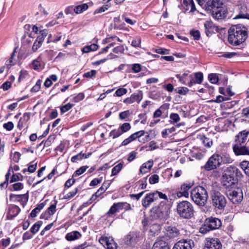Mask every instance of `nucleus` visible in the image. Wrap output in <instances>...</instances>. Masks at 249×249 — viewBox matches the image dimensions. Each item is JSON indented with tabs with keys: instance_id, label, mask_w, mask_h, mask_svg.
<instances>
[{
	"instance_id": "nucleus-1",
	"label": "nucleus",
	"mask_w": 249,
	"mask_h": 249,
	"mask_svg": "<svg viewBox=\"0 0 249 249\" xmlns=\"http://www.w3.org/2000/svg\"><path fill=\"white\" fill-rule=\"evenodd\" d=\"M228 33V41L233 45L237 46L243 43L248 37V29L242 24L231 26Z\"/></svg>"
},
{
	"instance_id": "nucleus-2",
	"label": "nucleus",
	"mask_w": 249,
	"mask_h": 249,
	"mask_svg": "<svg viewBox=\"0 0 249 249\" xmlns=\"http://www.w3.org/2000/svg\"><path fill=\"white\" fill-rule=\"evenodd\" d=\"M190 196L193 201L199 206H204L206 204L208 196L207 190L201 186L194 188Z\"/></svg>"
},
{
	"instance_id": "nucleus-3",
	"label": "nucleus",
	"mask_w": 249,
	"mask_h": 249,
	"mask_svg": "<svg viewBox=\"0 0 249 249\" xmlns=\"http://www.w3.org/2000/svg\"><path fill=\"white\" fill-rule=\"evenodd\" d=\"M177 213L179 215L184 218L189 219L194 215L193 205L187 201H182L178 203L177 207Z\"/></svg>"
},
{
	"instance_id": "nucleus-4",
	"label": "nucleus",
	"mask_w": 249,
	"mask_h": 249,
	"mask_svg": "<svg viewBox=\"0 0 249 249\" xmlns=\"http://www.w3.org/2000/svg\"><path fill=\"white\" fill-rule=\"evenodd\" d=\"M222 225L221 220L215 217H211L207 218L204 225L200 228V233L205 234L209 231L219 228Z\"/></svg>"
},
{
	"instance_id": "nucleus-5",
	"label": "nucleus",
	"mask_w": 249,
	"mask_h": 249,
	"mask_svg": "<svg viewBox=\"0 0 249 249\" xmlns=\"http://www.w3.org/2000/svg\"><path fill=\"white\" fill-rule=\"evenodd\" d=\"M213 206L215 209L222 210L227 204V200L223 195L219 192H214L212 195Z\"/></svg>"
},
{
	"instance_id": "nucleus-6",
	"label": "nucleus",
	"mask_w": 249,
	"mask_h": 249,
	"mask_svg": "<svg viewBox=\"0 0 249 249\" xmlns=\"http://www.w3.org/2000/svg\"><path fill=\"white\" fill-rule=\"evenodd\" d=\"M218 154L214 153L211 156L204 166L205 170L210 171L217 169L221 164L219 161Z\"/></svg>"
},
{
	"instance_id": "nucleus-7",
	"label": "nucleus",
	"mask_w": 249,
	"mask_h": 249,
	"mask_svg": "<svg viewBox=\"0 0 249 249\" xmlns=\"http://www.w3.org/2000/svg\"><path fill=\"white\" fill-rule=\"evenodd\" d=\"M228 199L233 204H239L243 200V195L241 189L229 190L226 192Z\"/></svg>"
},
{
	"instance_id": "nucleus-8",
	"label": "nucleus",
	"mask_w": 249,
	"mask_h": 249,
	"mask_svg": "<svg viewBox=\"0 0 249 249\" xmlns=\"http://www.w3.org/2000/svg\"><path fill=\"white\" fill-rule=\"evenodd\" d=\"M222 244L217 238L208 237L205 240V246L203 249H222Z\"/></svg>"
},
{
	"instance_id": "nucleus-9",
	"label": "nucleus",
	"mask_w": 249,
	"mask_h": 249,
	"mask_svg": "<svg viewBox=\"0 0 249 249\" xmlns=\"http://www.w3.org/2000/svg\"><path fill=\"white\" fill-rule=\"evenodd\" d=\"M99 242L106 249H117V244L112 237L102 236L99 239Z\"/></svg>"
},
{
	"instance_id": "nucleus-10",
	"label": "nucleus",
	"mask_w": 249,
	"mask_h": 249,
	"mask_svg": "<svg viewBox=\"0 0 249 249\" xmlns=\"http://www.w3.org/2000/svg\"><path fill=\"white\" fill-rule=\"evenodd\" d=\"M194 246V243L192 240L182 239L175 244L173 249H192Z\"/></svg>"
},
{
	"instance_id": "nucleus-11",
	"label": "nucleus",
	"mask_w": 249,
	"mask_h": 249,
	"mask_svg": "<svg viewBox=\"0 0 249 249\" xmlns=\"http://www.w3.org/2000/svg\"><path fill=\"white\" fill-rule=\"evenodd\" d=\"M221 5H223V3L221 0H209L204 5V7L207 11L212 13L213 11L221 6Z\"/></svg>"
},
{
	"instance_id": "nucleus-12",
	"label": "nucleus",
	"mask_w": 249,
	"mask_h": 249,
	"mask_svg": "<svg viewBox=\"0 0 249 249\" xmlns=\"http://www.w3.org/2000/svg\"><path fill=\"white\" fill-rule=\"evenodd\" d=\"M227 13L228 10L226 7L224 5H221V6H220L218 9L213 11L212 15L213 18L216 19H221L226 17Z\"/></svg>"
},
{
	"instance_id": "nucleus-13",
	"label": "nucleus",
	"mask_w": 249,
	"mask_h": 249,
	"mask_svg": "<svg viewBox=\"0 0 249 249\" xmlns=\"http://www.w3.org/2000/svg\"><path fill=\"white\" fill-rule=\"evenodd\" d=\"M28 197V193L23 195L11 194L9 196L11 200L14 202H19L23 206H24L27 203Z\"/></svg>"
},
{
	"instance_id": "nucleus-14",
	"label": "nucleus",
	"mask_w": 249,
	"mask_h": 249,
	"mask_svg": "<svg viewBox=\"0 0 249 249\" xmlns=\"http://www.w3.org/2000/svg\"><path fill=\"white\" fill-rule=\"evenodd\" d=\"M217 153L218 154V158L221 164H230L233 161V160L227 151L223 150L218 152Z\"/></svg>"
},
{
	"instance_id": "nucleus-15",
	"label": "nucleus",
	"mask_w": 249,
	"mask_h": 249,
	"mask_svg": "<svg viewBox=\"0 0 249 249\" xmlns=\"http://www.w3.org/2000/svg\"><path fill=\"white\" fill-rule=\"evenodd\" d=\"M249 131L246 130L240 132L236 136L234 144L242 145L247 141Z\"/></svg>"
},
{
	"instance_id": "nucleus-16",
	"label": "nucleus",
	"mask_w": 249,
	"mask_h": 249,
	"mask_svg": "<svg viewBox=\"0 0 249 249\" xmlns=\"http://www.w3.org/2000/svg\"><path fill=\"white\" fill-rule=\"evenodd\" d=\"M20 212L19 207L16 205L11 204L9 206L8 212L7 213V218L12 220L16 217Z\"/></svg>"
},
{
	"instance_id": "nucleus-17",
	"label": "nucleus",
	"mask_w": 249,
	"mask_h": 249,
	"mask_svg": "<svg viewBox=\"0 0 249 249\" xmlns=\"http://www.w3.org/2000/svg\"><path fill=\"white\" fill-rule=\"evenodd\" d=\"M156 207L159 210L162 212V214L164 215L166 218L168 217L171 208V205L168 202L162 201Z\"/></svg>"
},
{
	"instance_id": "nucleus-18",
	"label": "nucleus",
	"mask_w": 249,
	"mask_h": 249,
	"mask_svg": "<svg viewBox=\"0 0 249 249\" xmlns=\"http://www.w3.org/2000/svg\"><path fill=\"white\" fill-rule=\"evenodd\" d=\"M156 207L159 210L162 212V214L164 215L166 218L168 217L171 208V205L168 202L162 201Z\"/></svg>"
},
{
	"instance_id": "nucleus-19",
	"label": "nucleus",
	"mask_w": 249,
	"mask_h": 249,
	"mask_svg": "<svg viewBox=\"0 0 249 249\" xmlns=\"http://www.w3.org/2000/svg\"><path fill=\"white\" fill-rule=\"evenodd\" d=\"M233 151L237 155H249V148L241 145L233 144Z\"/></svg>"
},
{
	"instance_id": "nucleus-20",
	"label": "nucleus",
	"mask_w": 249,
	"mask_h": 249,
	"mask_svg": "<svg viewBox=\"0 0 249 249\" xmlns=\"http://www.w3.org/2000/svg\"><path fill=\"white\" fill-rule=\"evenodd\" d=\"M142 99V93H134L131 95L130 97L126 98L124 101V103L126 104H131L135 102L138 103L141 102Z\"/></svg>"
},
{
	"instance_id": "nucleus-21",
	"label": "nucleus",
	"mask_w": 249,
	"mask_h": 249,
	"mask_svg": "<svg viewBox=\"0 0 249 249\" xmlns=\"http://www.w3.org/2000/svg\"><path fill=\"white\" fill-rule=\"evenodd\" d=\"M153 192L147 194L142 200V205L145 208L148 207L154 201L156 200Z\"/></svg>"
},
{
	"instance_id": "nucleus-22",
	"label": "nucleus",
	"mask_w": 249,
	"mask_h": 249,
	"mask_svg": "<svg viewBox=\"0 0 249 249\" xmlns=\"http://www.w3.org/2000/svg\"><path fill=\"white\" fill-rule=\"evenodd\" d=\"M165 234L170 238H173L177 237L179 235V232L175 227L167 226L165 228Z\"/></svg>"
},
{
	"instance_id": "nucleus-23",
	"label": "nucleus",
	"mask_w": 249,
	"mask_h": 249,
	"mask_svg": "<svg viewBox=\"0 0 249 249\" xmlns=\"http://www.w3.org/2000/svg\"><path fill=\"white\" fill-rule=\"evenodd\" d=\"M151 216L153 219L160 221L164 220L167 218L156 207L152 208L151 210Z\"/></svg>"
},
{
	"instance_id": "nucleus-24",
	"label": "nucleus",
	"mask_w": 249,
	"mask_h": 249,
	"mask_svg": "<svg viewBox=\"0 0 249 249\" xmlns=\"http://www.w3.org/2000/svg\"><path fill=\"white\" fill-rule=\"evenodd\" d=\"M153 162L152 160H148L143 163L141 166L139 174H144L150 171L153 166Z\"/></svg>"
},
{
	"instance_id": "nucleus-25",
	"label": "nucleus",
	"mask_w": 249,
	"mask_h": 249,
	"mask_svg": "<svg viewBox=\"0 0 249 249\" xmlns=\"http://www.w3.org/2000/svg\"><path fill=\"white\" fill-rule=\"evenodd\" d=\"M81 234L78 231H72L68 233L65 236V238L68 241H72L77 240L81 238Z\"/></svg>"
},
{
	"instance_id": "nucleus-26",
	"label": "nucleus",
	"mask_w": 249,
	"mask_h": 249,
	"mask_svg": "<svg viewBox=\"0 0 249 249\" xmlns=\"http://www.w3.org/2000/svg\"><path fill=\"white\" fill-rule=\"evenodd\" d=\"M204 27L206 34L207 36H208L209 34L213 32L214 31H217V27H215L213 23L211 21H207L204 23Z\"/></svg>"
},
{
	"instance_id": "nucleus-27",
	"label": "nucleus",
	"mask_w": 249,
	"mask_h": 249,
	"mask_svg": "<svg viewBox=\"0 0 249 249\" xmlns=\"http://www.w3.org/2000/svg\"><path fill=\"white\" fill-rule=\"evenodd\" d=\"M152 249H170V248L165 242L160 240L155 242Z\"/></svg>"
},
{
	"instance_id": "nucleus-28",
	"label": "nucleus",
	"mask_w": 249,
	"mask_h": 249,
	"mask_svg": "<svg viewBox=\"0 0 249 249\" xmlns=\"http://www.w3.org/2000/svg\"><path fill=\"white\" fill-rule=\"evenodd\" d=\"M193 184L191 183H183L180 186V190L184 194V196L188 198L189 196V191L192 187Z\"/></svg>"
},
{
	"instance_id": "nucleus-29",
	"label": "nucleus",
	"mask_w": 249,
	"mask_h": 249,
	"mask_svg": "<svg viewBox=\"0 0 249 249\" xmlns=\"http://www.w3.org/2000/svg\"><path fill=\"white\" fill-rule=\"evenodd\" d=\"M34 37L35 36H34V34L32 33H29L27 31L26 32H25L22 39L23 43L30 44L33 42Z\"/></svg>"
},
{
	"instance_id": "nucleus-30",
	"label": "nucleus",
	"mask_w": 249,
	"mask_h": 249,
	"mask_svg": "<svg viewBox=\"0 0 249 249\" xmlns=\"http://www.w3.org/2000/svg\"><path fill=\"white\" fill-rule=\"evenodd\" d=\"M235 19L246 18L249 19V14L247 13V8L241 7V10L239 13L235 16Z\"/></svg>"
},
{
	"instance_id": "nucleus-31",
	"label": "nucleus",
	"mask_w": 249,
	"mask_h": 249,
	"mask_svg": "<svg viewBox=\"0 0 249 249\" xmlns=\"http://www.w3.org/2000/svg\"><path fill=\"white\" fill-rule=\"evenodd\" d=\"M227 170L228 171L232 173L231 175H235L238 178H241L242 177V173L240 170L235 166H230L228 168Z\"/></svg>"
},
{
	"instance_id": "nucleus-32",
	"label": "nucleus",
	"mask_w": 249,
	"mask_h": 249,
	"mask_svg": "<svg viewBox=\"0 0 249 249\" xmlns=\"http://www.w3.org/2000/svg\"><path fill=\"white\" fill-rule=\"evenodd\" d=\"M25 32H29V33H32L34 34V36L36 34H37L38 32V28L35 25H31L30 24H26L24 26Z\"/></svg>"
},
{
	"instance_id": "nucleus-33",
	"label": "nucleus",
	"mask_w": 249,
	"mask_h": 249,
	"mask_svg": "<svg viewBox=\"0 0 249 249\" xmlns=\"http://www.w3.org/2000/svg\"><path fill=\"white\" fill-rule=\"evenodd\" d=\"M98 48V45L95 43H93L90 45H87L84 47L82 49V51L84 53H88L91 51H95L97 50Z\"/></svg>"
},
{
	"instance_id": "nucleus-34",
	"label": "nucleus",
	"mask_w": 249,
	"mask_h": 249,
	"mask_svg": "<svg viewBox=\"0 0 249 249\" xmlns=\"http://www.w3.org/2000/svg\"><path fill=\"white\" fill-rule=\"evenodd\" d=\"M44 206L45 204L44 203H41L37 204L36 207L30 213L31 216L32 217L36 216L37 214L40 212L41 210L44 208Z\"/></svg>"
},
{
	"instance_id": "nucleus-35",
	"label": "nucleus",
	"mask_w": 249,
	"mask_h": 249,
	"mask_svg": "<svg viewBox=\"0 0 249 249\" xmlns=\"http://www.w3.org/2000/svg\"><path fill=\"white\" fill-rule=\"evenodd\" d=\"M240 166L245 173L249 177V161H243L240 163Z\"/></svg>"
},
{
	"instance_id": "nucleus-36",
	"label": "nucleus",
	"mask_w": 249,
	"mask_h": 249,
	"mask_svg": "<svg viewBox=\"0 0 249 249\" xmlns=\"http://www.w3.org/2000/svg\"><path fill=\"white\" fill-rule=\"evenodd\" d=\"M42 39L41 38H36L32 48L33 52H36L41 47L43 42Z\"/></svg>"
},
{
	"instance_id": "nucleus-37",
	"label": "nucleus",
	"mask_w": 249,
	"mask_h": 249,
	"mask_svg": "<svg viewBox=\"0 0 249 249\" xmlns=\"http://www.w3.org/2000/svg\"><path fill=\"white\" fill-rule=\"evenodd\" d=\"M75 13L78 14L82 13L88 8V5L86 3L74 6Z\"/></svg>"
},
{
	"instance_id": "nucleus-38",
	"label": "nucleus",
	"mask_w": 249,
	"mask_h": 249,
	"mask_svg": "<svg viewBox=\"0 0 249 249\" xmlns=\"http://www.w3.org/2000/svg\"><path fill=\"white\" fill-rule=\"evenodd\" d=\"M57 201H54L53 204H52L47 209L45 213L50 215H53L56 212V206Z\"/></svg>"
},
{
	"instance_id": "nucleus-39",
	"label": "nucleus",
	"mask_w": 249,
	"mask_h": 249,
	"mask_svg": "<svg viewBox=\"0 0 249 249\" xmlns=\"http://www.w3.org/2000/svg\"><path fill=\"white\" fill-rule=\"evenodd\" d=\"M42 225V222L40 221H37L35 223L30 229V231L33 234H36L39 230L40 227Z\"/></svg>"
},
{
	"instance_id": "nucleus-40",
	"label": "nucleus",
	"mask_w": 249,
	"mask_h": 249,
	"mask_svg": "<svg viewBox=\"0 0 249 249\" xmlns=\"http://www.w3.org/2000/svg\"><path fill=\"white\" fill-rule=\"evenodd\" d=\"M153 193L155 195L154 196L156 200L158 199V198H160V199H164V201L168 202L167 196L165 194L158 191H155L153 192Z\"/></svg>"
},
{
	"instance_id": "nucleus-41",
	"label": "nucleus",
	"mask_w": 249,
	"mask_h": 249,
	"mask_svg": "<svg viewBox=\"0 0 249 249\" xmlns=\"http://www.w3.org/2000/svg\"><path fill=\"white\" fill-rule=\"evenodd\" d=\"M176 77L178 78L179 79V82L184 85H186V81L187 80V77H189L188 74L186 73H184L182 75L180 74H176Z\"/></svg>"
},
{
	"instance_id": "nucleus-42",
	"label": "nucleus",
	"mask_w": 249,
	"mask_h": 249,
	"mask_svg": "<svg viewBox=\"0 0 249 249\" xmlns=\"http://www.w3.org/2000/svg\"><path fill=\"white\" fill-rule=\"evenodd\" d=\"M208 79L211 83L216 84L219 80L218 74L216 73L209 74Z\"/></svg>"
},
{
	"instance_id": "nucleus-43",
	"label": "nucleus",
	"mask_w": 249,
	"mask_h": 249,
	"mask_svg": "<svg viewBox=\"0 0 249 249\" xmlns=\"http://www.w3.org/2000/svg\"><path fill=\"white\" fill-rule=\"evenodd\" d=\"M89 168V166L87 165L83 166L81 167L80 168L76 170L75 172L73 173L72 177H77L79 175H81L83 173H84L86 170Z\"/></svg>"
},
{
	"instance_id": "nucleus-44",
	"label": "nucleus",
	"mask_w": 249,
	"mask_h": 249,
	"mask_svg": "<svg viewBox=\"0 0 249 249\" xmlns=\"http://www.w3.org/2000/svg\"><path fill=\"white\" fill-rule=\"evenodd\" d=\"M123 164L120 163L115 166L112 169L111 176L116 175L123 168Z\"/></svg>"
},
{
	"instance_id": "nucleus-45",
	"label": "nucleus",
	"mask_w": 249,
	"mask_h": 249,
	"mask_svg": "<svg viewBox=\"0 0 249 249\" xmlns=\"http://www.w3.org/2000/svg\"><path fill=\"white\" fill-rule=\"evenodd\" d=\"M123 134V133L122 131L119 128L117 130H116V129L112 130L110 132V136L112 137L113 139H115V138H118V137L120 136Z\"/></svg>"
},
{
	"instance_id": "nucleus-46",
	"label": "nucleus",
	"mask_w": 249,
	"mask_h": 249,
	"mask_svg": "<svg viewBox=\"0 0 249 249\" xmlns=\"http://www.w3.org/2000/svg\"><path fill=\"white\" fill-rule=\"evenodd\" d=\"M84 155L82 152H80L76 155L73 156L71 158V161L72 162H77L78 161L81 160L83 159Z\"/></svg>"
},
{
	"instance_id": "nucleus-47",
	"label": "nucleus",
	"mask_w": 249,
	"mask_h": 249,
	"mask_svg": "<svg viewBox=\"0 0 249 249\" xmlns=\"http://www.w3.org/2000/svg\"><path fill=\"white\" fill-rule=\"evenodd\" d=\"M175 91L177 93H178L179 94L185 95L188 92L189 90L187 88L182 87L176 89Z\"/></svg>"
},
{
	"instance_id": "nucleus-48",
	"label": "nucleus",
	"mask_w": 249,
	"mask_h": 249,
	"mask_svg": "<svg viewBox=\"0 0 249 249\" xmlns=\"http://www.w3.org/2000/svg\"><path fill=\"white\" fill-rule=\"evenodd\" d=\"M201 140L202 141V142L204 144V145L206 146H207L208 147H210L212 144H213V142L212 140L206 137L205 136H203L201 138Z\"/></svg>"
},
{
	"instance_id": "nucleus-49",
	"label": "nucleus",
	"mask_w": 249,
	"mask_h": 249,
	"mask_svg": "<svg viewBox=\"0 0 249 249\" xmlns=\"http://www.w3.org/2000/svg\"><path fill=\"white\" fill-rule=\"evenodd\" d=\"M106 191V189H105L104 187L103 186H101L98 191L92 195L91 199H94L95 200L96 197L100 196L101 194L104 193Z\"/></svg>"
},
{
	"instance_id": "nucleus-50",
	"label": "nucleus",
	"mask_w": 249,
	"mask_h": 249,
	"mask_svg": "<svg viewBox=\"0 0 249 249\" xmlns=\"http://www.w3.org/2000/svg\"><path fill=\"white\" fill-rule=\"evenodd\" d=\"M127 92V90L124 88H119L115 92L114 94V96L120 97L123 95L125 94Z\"/></svg>"
},
{
	"instance_id": "nucleus-51",
	"label": "nucleus",
	"mask_w": 249,
	"mask_h": 249,
	"mask_svg": "<svg viewBox=\"0 0 249 249\" xmlns=\"http://www.w3.org/2000/svg\"><path fill=\"white\" fill-rule=\"evenodd\" d=\"M84 97L85 95L83 93H79L72 98V101L75 103L79 102L83 100Z\"/></svg>"
},
{
	"instance_id": "nucleus-52",
	"label": "nucleus",
	"mask_w": 249,
	"mask_h": 249,
	"mask_svg": "<svg viewBox=\"0 0 249 249\" xmlns=\"http://www.w3.org/2000/svg\"><path fill=\"white\" fill-rule=\"evenodd\" d=\"M131 128V125L128 123H124L120 127L123 133L127 132Z\"/></svg>"
},
{
	"instance_id": "nucleus-53",
	"label": "nucleus",
	"mask_w": 249,
	"mask_h": 249,
	"mask_svg": "<svg viewBox=\"0 0 249 249\" xmlns=\"http://www.w3.org/2000/svg\"><path fill=\"white\" fill-rule=\"evenodd\" d=\"M170 118L172 120V123H177L180 121V117L178 114L172 113L170 115Z\"/></svg>"
},
{
	"instance_id": "nucleus-54",
	"label": "nucleus",
	"mask_w": 249,
	"mask_h": 249,
	"mask_svg": "<svg viewBox=\"0 0 249 249\" xmlns=\"http://www.w3.org/2000/svg\"><path fill=\"white\" fill-rule=\"evenodd\" d=\"M159 181V176L157 174L152 175L149 179V183L151 184H154L156 183H158Z\"/></svg>"
},
{
	"instance_id": "nucleus-55",
	"label": "nucleus",
	"mask_w": 249,
	"mask_h": 249,
	"mask_svg": "<svg viewBox=\"0 0 249 249\" xmlns=\"http://www.w3.org/2000/svg\"><path fill=\"white\" fill-rule=\"evenodd\" d=\"M196 82L197 84H201L203 80V75L202 73L199 72L195 74Z\"/></svg>"
},
{
	"instance_id": "nucleus-56",
	"label": "nucleus",
	"mask_w": 249,
	"mask_h": 249,
	"mask_svg": "<svg viewBox=\"0 0 249 249\" xmlns=\"http://www.w3.org/2000/svg\"><path fill=\"white\" fill-rule=\"evenodd\" d=\"M183 3L186 6L191 5V12H194L196 10V8L195 7V4H194L193 0H183Z\"/></svg>"
},
{
	"instance_id": "nucleus-57",
	"label": "nucleus",
	"mask_w": 249,
	"mask_h": 249,
	"mask_svg": "<svg viewBox=\"0 0 249 249\" xmlns=\"http://www.w3.org/2000/svg\"><path fill=\"white\" fill-rule=\"evenodd\" d=\"M73 107V105L70 103L66 104L62 106L60 108V110L62 113H65Z\"/></svg>"
},
{
	"instance_id": "nucleus-58",
	"label": "nucleus",
	"mask_w": 249,
	"mask_h": 249,
	"mask_svg": "<svg viewBox=\"0 0 249 249\" xmlns=\"http://www.w3.org/2000/svg\"><path fill=\"white\" fill-rule=\"evenodd\" d=\"M41 87V81L38 80L35 85L32 88L31 91L33 92H36L39 90Z\"/></svg>"
},
{
	"instance_id": "nucleus-59",
	"label": "nucleus",
	"mask_w": 249,
	"mask_h": 249,
	"mask_svg": "<svg viewBox=\"0 0 249 249\" xmlns=\"http://www.w3.org/2000/svg\"><path fill=\"white\" fill-rule=\"evenodd\" d=\"M118 212H119V211L117 209V207L115 203H114L107 213V214H113Z\"/></svg>"
},
{
	"instance_id": "nucleus-60",
	"label": "nucleus",
	"mask_w": 249,
	"mask_h": 249,
	"mask_svg": "<svg viewBox=\"0 0 249 249\" xmlns=\"http://www.w3.org/2000/svg\"><path fill=\"white\" fill-rule=\"evenodd\" d=\"M131 114L129 110L121 112L119 114V118L121 120H124Z\"/></svg>"
},
{
	"instance_id": "nucleus-61",
	"label": "nucleus",
	"mask_w": 249,
	"mask_h": 249,
	"mask_svg": "<svg viewBox=\"0 0 249 249\" xmlns=\"http://www.w3.org/2000/svg\"><path fill=\"white\" fill-rule=\"evenodd\" d=\"M132 70L135 73H138L141 71L142 66L140 64H134L132 65Z\"/></svg>"
},
{
	"instance_id": "nucleus-62",
	"label": "nucleus",
	"mask_w": 249,
	"mask_h": 249,
	"mask_svg": "<svg viewBox=\"0 0 249 249\" xmlns=\"http://www.w3.org/2000/svg\"><path fill=\"white\" fill-rule=\"evenodd\" d=\"M190 34L193 36L194 39L198 40L200 38V34L198 30H192Z\"/></svg>"
},
{
	"instance_id": "nucleus-63",
	"label": "nucleus",
	"mask_w": 249,
	"mask_h": 249,
	"mask_svg": "<svg viewBox=\"0 0 249 249\" xmlns=\"http://www.w3.org/2000/svg\"><path fill=\"white\" fill-rule=\"evenodd\" d=\"M21 154L18 152H15L12 156V159L15 162H18L20 159Z\"/></svg>"
},
{
	"instance_id": "nucleus-64",
	"label": "nucleus",
	"mask_w": 249,
	"mask_h": 249,
	"mask_svg": "<svg viewBox=\"0 0 249 249\" xmlns=\"http://www.w3.org/2000/svg\"><path fill=\"white\" fill-rule=\"evenodd\" d=\"M11 87V82L10 81H6L3 83L1 86L0 88L2 89L3 90L6 91L8 90Z\"/></svg>"
}]
</instances>
